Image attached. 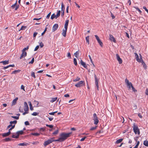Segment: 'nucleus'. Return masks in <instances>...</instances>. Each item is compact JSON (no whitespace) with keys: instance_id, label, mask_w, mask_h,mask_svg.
Listing matches in <instances>:
<instances>
[{"instance_id":"nucleus-18","label":"nucleus","mask_w":148,"mask_h":148,"mask_svg":"<svg viewBox=\"0 0 148 148\" xmlns=\"http://www.w3.org/2000/svg\"><path fill=\"white\" fill-rule=\"evenodd\" d=\"M0 63H3V65H6L8 64L9 61V60H5L1 61Z\"/></svg>"},{"instance_id":"nucleus-4","label":"nucleus","mask_w":148,"mask_h":148,"mask_svg":"<svg viewBox=\"0 0 148 148\" xmlns=\"http://www.w3.org/2000/svg\"><path fill=\"white\" fill-rule=\"evenodd\" d=\"M94 77L95 79V86L97 88V89L98 90H99V80L98 79L95 74L94 75Z\"/></svg>"},{"instance_id":"nucleus-53","label":"nucleus","mask_w":148,"mask_h":148,"mask_svg":"<svg viewBox=\"0 0 148 148\" xmlns=\"http://www.w3.org/2000/svg\"><path fill=\"white\" fill-rule=\"evenodd\" d=\"M47 28L46 27L45 28V29L44 31H43V32L42 33L41 35H43L45 32L47 30Z\"/></svg>"},{"instance_id":"nucleus-17","label":"nucleus","mask_w":148,"mask_h":148,"mask_svg":"<svg viewBox=\"0 0 148 148\" xmlns=\"http://www.w3.org/2000/svg\"><path fill=\"white\" fill-rule=\"evenodd\" d=\"M69 22V20L68 19H67L65 21V23L64 25V28H66V29L68 28V26Z\"/></svg>"},{"instance_id":"nucleus-9","label":"nucleus","mask_w":148,"mask_h":148,"mask_svg":"<svg viewBox=\"0 0 148 148\" xmlns=\"http://www.w3.org/2000/svg\"><path fill=\"white\" fill-rule=\"evenodd\" d=\"M24 110L26 111H28V110H29V107L27 103L26 102H24Z\"/></svg>"},{"instance_id":"nucleus-34","label":"nucleus","mask_w":148,"mask_h":148,"mask_svg":"<svg viewBox=\"0 0 148 148\" xmlns=\"http://www.w3.org/2000/svg\"><path fill=\"white\" fill-rule=\"evenodd\" d=\"M17 121L16 120H15L13 121H11L10 122V124H14L15 125L17 123Z\"/></svg>"},{"instance_id":"nucleus-23","label":"nucleus","mask_w":148,"mask_h":148,"mask_svg":"<svg viewBox=\"0 0 148 148\" xmlns=\"http://www.w3.org/2000/svg\"><path fill=\"white\" fill-rule=\"evenodd\" d=\"M143 145L146 146H148V141L145 140L143 142Z\"/></svg>"},{"instance_id":"nucleus-50","label":"nucleus","mask_w":148,"mask_h":148,"mask_svg":"<svg viewBox=\"0 0 148 148\" xmlns=\"http://www.w3.org/2000/svg\"><path fill=\"white\" fill-rule=\"evenodd\" d=\"M57 112V111H56V112H52L49 113V114L51 115H54L55 114V113H56Z\"/></svg>"},{"instance_id":"nucleus-27","label":"nucleus","mask_w":148,"mask_h":148,"mask_svg":"<svg viewBox=\"0 0 148 148\" xmlns=\"http://www.w3.org/2000/svg\"><path fill=\"white\" fill-rule=\"evenodd\" d=\"M39 131L40 132H44L45 130V127H41L39 129Z\"/></svg>"},{"instance_id":"nucleus-46","label":"nucleus","mask_w":148,"mask_h":148,"mask_svg":"<svg viewBox=\"0 0 148 148\" xmlns=\"http://www.w3.org/2000/svg\"><path fill=\"white\" fill-rule=\"evenodd\" d=\"M67 57L69 58L70 59L71 58V54L70 52H68L67 54Z\"/></svg>"},{"instance_id":"nucleus-47","label":"nucleus","mask_w":148,"mask_h":148,"mask_svg":"<svg viewBox=\"0 0 148 148\" xmlns=\"http://www.w3.org/2000/svg\"><path fill=\"white\" fill-rule=\"evenodd\" d=\"M51 12H50L46 16V18L47 19H49V17L50 16L51 14Z\"/></svg>"},{"instance_id":"nucleus-51","label":"nucleus","mask_w":148,"mask_h":148,"mask_svg":"<svg viewBox=\"0 0 148 148\" xmlns=\"http://www.w3.org/2000/svg\"><path fill=\"white\" fill-rule=\"evenodd\" d=\"M97 126H95V127H92L90 129V130H94L96 129V128H97Z\"/></svg>"},{"instance_id":"nucleus-55","label":"nucleus","mask_w":148,"mask_h":148,"mask_svg":"<svg viewBox=\"0 0 148 148\" xmlns=\"http://www.w3.org/2000/svg\"><path fill=\"white\" fill-rule=\"evenodd\" d=\"M39 48V45L37 46L34 49V51H37L38 49Z\"/></svg>"},{"instance_id":"nucleus-41","label":"nucleus","mask_w":148,"mask_h":148,"mask_svg":"<svg viewBox=\"0 0 148 148\" xmlns=\"http://www.w3.org/2000/svg\"><path fill=\"white\" fill-rule=\"evenodd\" d=\"M38 113H37L36 112H34L32 114V115L33 116H36L38 115Z\"/></svg>"},{"instance_id":"nucleus-26","label":"nucleus","mask_w":148,"mask_h":148,"mask_svg":"<svg viewBox=\"0 0 148 148\" xmlns=\"http://www.w3.org/2000/svg\"><path fill=\"white\" fill-rule=\"evenodd\" d=\"M12 137L13 138H18V134H13L12 136Z\"/></svg>"},{"instance_id":"nucleus-29","label":"nucleus","mask_w":148,"mask_h":148,"mask_svg":"<svg viewBox=\"0 0 148 148\" xmlns=\"http://www.w3.org/2000/svg\"><path fill=\"white\" fill-rule=\"evenodd\" d=\"M27 144L25 143H19L18 144V145L21 146H26L27 145Z\"/></svg>"},{"instance_id":"nucleus-52","label":"nucleus","mask_w":148,"mask_h":148,"mask_svg":"<svg viewBox=\"0 0 148 148\" xmlns=\"http://www.w3.org/2000/svg\"><path fill=\"white\" fill-rule=\"evenodd\" d=\"M11 140V139L9 138H6L5 139V140L6 141H9Z\"/></svg>"},{"instance_id":"nucleus-59","label":"nucleus","mask_w":148,"mask_h":148,"mask_svg":"<svg viewBox=\"0 0 148 148\" xmlns=\"http://www.w3.org/2000/svg\"><path fill=\"white\" fill-rule=\"evenodd\" d=\"M61 11L60 10H58L57 15L60 16V15Z\"/></svg>"},{"instance_id":"nucleus-5","label":"nucleus","mask_w":148,"mask_h":148,"mask_svg":"<svg viewBox=\"0 0 148 148\" xmlns=\"http://www.w3.org/2000/svg\"><path fill=\"white\" fill-rule=\"evenodd\" d=\"M85 84L84 81H80L77 84L75 85V86L77 88H79Z\"/></svg>"},{"instance_id":"nucleus-24","label":"nucleus","mask_w":148,"mask_h":148,"mask_svg":"<svg viewBox=\"0 0 148 148\" xmlns=\"http://www.w3.org/2000/svg\"><path fill=\"white\" fill-rule=\"evenodd\" d=\"M21 71V70H15L13 72H12V74H16L18 72H20Z\"/></svg>"},{"instance_id":"nucleus-16","label":"nucleus","mask_w":148,"mask_h":148,"mask_svg":"<svg viewBox=\"0 0 148 148\" xmlns=\"http://www.w3.org/2000/svg\"><path fill=\"white\" fill-rule=\"evenodd\" d=\"M11 134L10 131H8V132L3 133L2 134V136L3 137H5L9 136Z\"/></svg>"},{"instance_id":"nucleus-40","label":"nucleus","mask_w":148,"mask_h":148,"mask_svg":"<svg viewBox=\"0 0 148 148\" xmlns=\"http://www.w3.org/2000/svg\"><path fill=\"white\" fill-rule=\"evenodd\" d=\"M73 62L74 64L76 66L77 64V60L76 58H74V60H73Z\"/></svg>"},{"instance_id":"nucleus-38","label":"nucleus","mask_w":148,"mask_h":148,"mask_svg":"<svg viewBox=\"0 0 148 148\" xmlns=\"http://www.w3.org/2000/svg\"><path fill=\"white\" fill-rule=\"evenodd\" d=\"M55 18V15L54 13L51 16V19H53Z\"/></svg>"},{"instance_id":"nucleus-30","label":"nucleus","mask_w":148,"mask_h":148,"mask_svg":"<svg viewBox=\"0 0 148 148\" xmlns=\"http://www.w3.org/2000/svg\"><path fill=\"white\" fill-rule=\"evenodd\" d=\"M65 8L64 5L63 3H62L61 4V11L62 12L63 11V10H64Z\"/></svg>"},{"instance_id":"nucleus-60","label":"nucleus","mask_w":148,"mask_h":148,"mask_svg":"<svg viewBox=\"0 0 148 148\" xmlns=\"http://www.w3.org/2000/svg\"><path fill=\"white\" fill-rule=\"evenodd\" d=\"M86 138H87V137L86 136H85L84 137L82 138H81L80 139V141H83Z\"/></svg>"},{"instance_id":"nucleus-54","label":"nucleus","mask_w":148,"mask_h":148,"mask_svg":"<svg viewBox=\"0 0 148 148\" xmlns=\"http://www.w3.org/2000/svg\"><path fill=\"white\" fill-rule=\"evenodd\" d=\"M19 112H23V110L21 106L19 108Z\"/></svg>"},{"instance_id":"nucleus-1","label":"nucleus","mask_w":148,"mask_h":148,"mask_svg":"<svg viewBox=\"0 0 148 148\" xmlns=\"http://www.w3.org/2000/svg\"><path fill=\"white\" fill-rule=\"evenodd\" d=\"M72 132L65 133L64 132L62 133L60 135V137L62 141H64L67 138L69 137Z\"/></svg>"},{"instance_id":"nucleus-39","label":"nucleus","mask_w":148,"mask_h":148,"mask_svg":"<svg viewBox=\"0 0 148 148\" xmlns=\"http://www.w3.org/2000/svg\"><path fill=\"white\" fill-rule=\"evenodd\" d=\"M58 130H56V131H55V132H53L52 134L53 135H56L58 134Z\"/></svg>"},{"instance_id":"nucleus-22","label":"nucleus","mask_w":148,"mask_h":148,"mask_svg":"<svg viewBox=\"0 0 148 148\" xmlns=\"http://www.w3.org/2000/svg\"><path fill=\"white\" fill-rule=\"evenodd\" d=\"M23 130H21L20 131H18L16 133V134L18 135V137L19 136V134H23Z\"/></svg>"},{"instance_id":"nucleus-42","label":"nucleus","mask_w":148,"mask_h":148,"mask_svg":"<svg viewBox=\"0 0 148 148\" xmlns=\"http://www.w3.org/2000/svg\"><path fill=\"white\" fill-rule=\"evenodd\" d=\"M31 75V76L32 77H33L34 78H35L36 77V76H35V73L33 72H32Z\"/></svg>"},{"instance_id":"nucleus-63","label":"nucleus","mask_w":148,"mask_h":148,"mask_svg":"<svg viewBox=\"0 0 148 148\" xmlns=\"http://www.w3.org/2000/svg\"><path fill=\"white\" fill-rule=\"evenodd\" d=\"M38 33L36 32H35L33 34V37H35L37 35V34Z\"/></svg>"},{"instance_id":"nucleus-44","label":"nucleus","mask_w":148,"mask_h":148,"mask_svg":"<svg viewBox=\"0 0 148 148\" xmlns=\"http://www.w3.org/2000/svg\"><path fill=\"white\" fill-rule=\"evenodd\" d=\"M131 87L133 91H134V92L137 91V90L135 89L134 88V87L132 85H131Z\"/></svg>"},{"instance_id":"nucleus-6","label":"nucleus","mask_w":148,"mask_h":148,"mask_svg":"<svg viewBox=\"0 0 148 148\" xmlns=\"http://www.w3.org/2000/svg\"><path fill=\"white\" fill-rule=\"evenodd\" d=\"M93 120L94 121V124L96 125H97L99 123V120H98V118L95 113H94L93 114Z\"/></svg>"},{"instance_id":"nucleus-31","label":"nucleus","mask_w":148,"mask_h":148,"mask_svg":"<svg viewBox=\"0 0 148 148\" xmlns=\"http://www.w3.org/2000/svg\"><path fill=\"white\" fill-rule=\"evenodd\" d=\"M79 53L78 51H76L74 53V56L77 58L79 57Z\"/></svg>"},{"instance_id":"nucleus-14","label":"nucleus","mask_w":148,"mask_h":148,"mask_svg":"<svg viewBox=\"0 0 148 148\" xmlns=\"http://www.w3.org/2000/svg\"><path fill=\"white\" fill-rule=\"evenodd\" d=\"M80 64L85 68H87V66L86 65V63L84 62L82 60H81Z\"/></svg>"},{"instance_id":"nucleus-49","label":"nucleus","mask_w":148,"mask_h":148,"mask_svg":"<svg viewBox=\"0 0 148 148\" xmlns=\"http://www.w3.org/2000/svg\"><path fill=\"white\" fill-rule=\"evenodd\" d=\"M15 127V125H14L12 126L9 129V131H10L12 130V129H14Z\"/></svg>"},{"instance_id":"nucleus-12","label":"nucleus","mask_w":148,"mask_h":148,"mask_svg":"<svg viewBox=\"0 0 148 148\" xmlns=\"http://www.w3.org/2000/svg\"><path fill=\"white\" fill-rule=\"evenodd\" d=\"M109 37L111 41H113L114 42H116V40L112 35L110 34L109 35Z\"/></svg>"},{"instance_id":"nucleus-57","label":"nucleus","mask_w":148,"mask_h":148,"mask_svg":"<svg viewBox=\"0 0 148 148\" xmlns=\"http://www.w3.org/2000/svg\"><path fill=\"white\" fill-rule=\"evenodd\" d=\"M19 7V5H16V7L15 9V10H16L18 9V8Z\"/></svg>"},{"instance_id":"nucleus-33","label":"nucleus","mask_w":148,"mask_h":148,"mask_svg":"<svg viewBox=\"0 0 148 148\" xmlns=\"http://www.w3.org/2000/svg\"><path fill=\"white\" fill-rule=\"evenodd\" d=\"M31 134L34 136H38L40 135V134L37 133H32Z\"/></svg>"},{"instance_id":"nucleus-28","label":"nucleus","mask_w":148,"mask_h":148,"mask_svg":"<svg viewBox=\"0 0 148 148\" xmlns=\"http://www.w3.org/2000/svg\"><path fill=\"white\" fill-rule=\"evenodd\" d=\"M89 36H88L86 37V42L88 43V44H89Z\"/></svg>"},{"instance_id":"nucleus-20","label":"nucleus","mask_w":148,"mask_h":148,"mask_svg":"<svg viewBox=\"0 0 148 148\" xmlns=\"http://www.w3.org/2000/svg\"><path fill=\"white\" fill-rule=\"evenodd\" d=\"M57 97H54L51 98V100H50V101L51 103H53L55 102L57 100Z\"/></svg>"},{"instance_id":"nucleus-36","label":"nucleus","mask_w":148,"mask_h":148,"mask_svg":"<svg viewBox=\"0 0 148 148\" xmlns=\"http://www.w3.org/2000/svg\"><path fill=\"white\" fill-rule=\"evenodd\" d=\"M80 79V78L79 77H77L76 78L73 79V82H77L79 81Z\"/></svg>"},{"instance_id":"nucleus-10","label":"nucleus","mask_w":148,"mask_h":148,"mask_svg":"<svg viewBox=\"0 0 148 148\" xmlns=\"http://www.w3.org/2000/svg\"><path fill=\"white\" fill-rule=\"evenodd\" d=\"M58 27V25L57 24H55L53 27L52 30L53 32H54L56 30Z\"/></svg>"},{"instance_id":"nucleus-15","label":"nucleus","mask_w":148,"mask_h":148,"mask_svg":"<svg viewBox=\"0 0 148 148\" xmlns=\"http://www.w3.org/2000/svg\"><path fill=\"white\" fill-rule=\"evenodd\" d=\"M18 97H16L13 100L12 104V106L16 104V103L17 101L18 100Z\"/></svg>"},{"instance_id":"nucleus-25","label":"nucleus","mask_w":148,"mask_h":148,"mask_svg":"<svg viewBox=\"0 0 148 148\" xmlns=\"http://www.w3.org/2000/svg\"><path fill=\"white\" fill-rule=\"evenodd\" d=\"M97 41H98V42L99 44L100 45V46L101 47H102L103 44L102 42L100 40V39H99V40H97Z\"/></svg>"},{"instance_id":"nucleus-35","label":"nucleus","mask_w":148,"mask_h":148,"mask_svg":"<svg viewBox=\"0 0 148 148\" xmlns=\"http://www.w3.org/2000/svg\"><path fill=\"white\" fill-rule=\"evenodd\" d=\"M17 1H16V3L14 4L13 5H12L11 6V8L13 9H14L15 8L16 4H17Z\"/></svg>"},{"instance_id":"nucleus-11","label":"nucleus","mask_w":148,"mask_h":148,"mask_svg":"<svg viewBox=\"0 0 148 148\" xmlns=\"http://www.w3.org/2000/svg\"><path fill=\"white\" fill-rule=\"evenodd\" d=\"M67 29L66 28H64V29H62V34L64 37H65L66 36Z\"/></svg>"},{"instance_id":"nucleus-61","label":"nucleus","mask_w":148,"mask_h":148,"mask_svg":"<svg viewBox=\"0 0 148 148\" xmlns=\"http://www.w3.org/2000/svg\"><path fill=\"white\" fill-rule=\"evenodd\" d=\"M40 46L42 48L43 47L44 44L42 42H41L40 44Z\"/></svg>"},{"instance_id":"nucleus-3","label":"nucleus","mask_w":148,"mask_h":148,"mask_svg":"<svg viewBox=\"0 0 148 148\" xmlns=\"http://www.w3.org/2000/svg\"><path fill=\"white\" fill-rule=\"evenodd\" d=\"M133 130L135 134H137L138 135L140 134V131L137 125H136L135 123H134L133 125Z\"/></svg>"},{"instance_id":"nucleus-32","label":"nucleus","mask_w":148,"mask_h":148,"mask_svg":"<svg viewBox=\"0 0 148 148\" xmlns=\"http://www.w3.org/2000/svg\"><path fill=\"white\" fill-rule=\"evenodd\" d=\"M27 27L26 26H22L21 28V29H20L19 30V31H20L21 30H24Z\"/></svg>"},{"instance_id":"nucleus-19","label":"nucleus","mask_w":148,"mask_h":148,"mask_svg":"<svg viewBox=\"0 0 148 148\" xmlns=\"http://www.w3.org/2000/svg\"><path fill=\"white\" fill-rule=\"evenodd\" d=\"M54 137H53V138H52V139H53V142L54 141H56V142H57V141H59V142H62V140H61V139L60 138H59L58 139H56V140H55L54 139Z\"/></svg>"},{"instance_id":"nucleus-43","label":"nucleus","mask_w":148,"mask_h":148,"mask_svg":"<svg viewBox=\"0 0 148 148\" xmlns=\"http://www.w3.org/2000/svg\"><path fill=\"white\" fill-rule=\"evenodd\" d=\"M29 48V46H27L26 47L24 48L22 50V51H25L26 50H27Z\"/></svg>"},{"instance_id":"nucleus-45","label":"nucleus","mask_w":148,"mask_h":148,"mask_svg":"<svg viewBox=\"0 0 148 148\" xmlns=\"http://www.w3.org/2000/svg\"><path fill=\"white\" fill-rule=\"evenodd\" d=\"M46 126L48 127H49L50 128H52L53 127V125H49L48 124H46Z\"/></svg>"},{"instance_id":"nucleus-64","label":"nucleus","mask_w":148,"mask_h":148,"mask_svg":"<svg viewBox=\"0 0 148 148\" xmlns=\"http://www.w3.org/2000/svg\"><path fill=\"white\" fill-rule=\"evenodd\" d=\"M145 94L146 95H148V89L147 88L145 90Z\"/></svg>"},{"instance_id":"nucleus-56","label":"nucleus","mask_w":148,"mask_h":148,"mask_svg":"<svg viewBox=\"0 0 148 148\" xmlns=\"http://www.w3.org/2000/svg\"><path fill=\"white\" fill-rule=\"evenodd\" d=\"M12 117L13 118L16 119H19V116H12Z\"/></svg>"},{"instance_id":"nucleus-13","label":"nucleus","mask_w":148,"mask_h":148,"mask_svg":"<svg viewBox=\"0 0 148 148\" xmlns=\"http://www.w3.org/2000/svg\"><path fill=\"white\" fill-rule=\"evenodd\" d=\"M27 56V53L25 51H22V53L20 57V59H22L23 57H25Z\"/></svg>"},{"instance_id":"nucleus-48","label":"nucleus","mask_w":148,"mask_h":148,"mask_svg":"<svg viewBox=\"0 0 148 148\" xmlns=\"http://www.w3.org/2000/svg\"><path fill=\"white\" fill-rule=\"evenodd\" d=\"M34 62V58H33L31 60V61L29 63V64H32Z\"/></svg>"},{"instance_id":"nucleus-37","label":"nucleus","mask_w":148,"mask_h":148,"mask_svg":"<svg viewBox=\"0 0 148 148\" xmlns=\"http://www.w3.org/2000/svg\"><path fill=\"white\" fill-rule=\"evenodd\" d=\"M127 86L129 87L130 89L131 86V85H132L131 82H130L128 84H127Z\"/></svg>"},{"instance_id":"nucleus-62","label":"nucleus","mask_w":148,"mask_h":148,"mask_svg":"<svg viewBox=\"0 0 148 148\" xmlns=\"http://www.w3.org/2000/svg\"><path fill=\"white\" fill-rule=\"evenodd\" d=\"M39 143V142L38 141H36L35 142H33L32 143V144L33 145H37Z\"/></svg>"},{"instance_id":"nucleus-2","label":"nucleus","mask_w":148,"mask_h":148,"mask_svg":"<svg viewBox=\"0 0 148 148\" xmlns=\"http://www.w3.org/2000/svg\"><path fill=\"white\" fill-rule=\"evenodd\" d=\"M134 54L135 56L136 57V60L139 62H141L142 64L143 65L144 68L145 69H146L147 66L143 60H140V59H139L138 56L136 53H134Z\"/></svg>"},{"instance_id":"nucleus-8","label":"nucleus","mask_w":148,"mask_h":148,"mask_svg":"<svg viewBox=\"0 0 148 148\" xmlns=\"http://www.w3.org/2000/svg\"><path fill=\"white\" fill-rule=\"evenodd\" d=\"M116 59L119 62V64H121L122 63V59L120 58L119 55L118 54H116Z\"/></svg>"},{"instance_id":"nucleus-58","label":"nucleus","mask_w":148,"mask_h":148,"mask_svg":"<svg viewBox=\"0 0 148 148\" xmlns=\"http://www.w3.org/2000/svg\"><path fill=\"white\" fill-rule=\"evenodd\" d=\"M25 124L26 125H29V123L28 121H26L25 122Z\"/></svg>"},{"instance_id":"nucleus-7","label":"nucleus","mask_w":148,"mask_h":148,"mask_svg":"<svg viewBox=\"0 0 148 148\" xmlns=\"http://www.w3.org/2000/svg\"><path fill=\"white\" fill-rule=\"evenodd\" d=\"M53 142V140L52 138H51V139H48L47 141H45L44 144V145L45 146H46L52 143Z\"/></svg>"},{"instance_id":"nucleus-21","label":"nucleus","mask_w":148,"mask_h":148,"mask_svg":"<svg viewBox=\"0 0 148 148\" xmlns=\"http://www.w3.org/2000/svg\"><path fill=\"white\" fill-rule=\"evenodd\" d=\"M123 140V139L122 138H121L119 139H118L116 140V142L115 143L116 144H119L120 143H121Z\"/></svg>"}]
</instances>
